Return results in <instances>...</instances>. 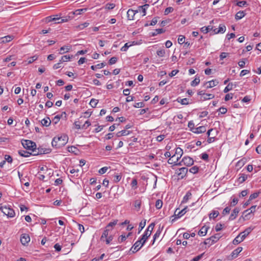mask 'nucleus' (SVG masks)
Instances as JSON below:
<instances>
[{"mask_svg": "<svg viewBox=\"0 0 261 261\" xmlns=\"http://www.w3.org/2000/svg\"><path fill=\"white\" fill-rule=\"evenodd\" d=\"M68 137L66 135L55 137L51 142L53 147L60 148L65 146L68 142Z\"/></svg>", "mask_w": 261, "mask_h": 261, "instance_id": "1", "label": "nucleus"}, {"mask_svg": "<svg viewBox=\"0 0 261 261\" xmlns=\"http://www.w3.org/2000/svg\"><path fill=\"white\" fill-rule=\"evenodd\" d=\"M21 144L26 149L31 150L33 152L36 151V145L34 142L28 140H22Z\"/></svg>", "mask_w": 261, "mask_h": 261, "instance_id": "2", "label": "nucleus"}, {"mask_svg": "<svg viewBox=\"0 0 261 261\" xmlns=\"http://www.w3.org/2000/svg\"><path fill=\"white\" fill-rule=\"evenodd\" d=\"M221 236H220V234H216L214 236H212L210 238L206 239L204 242V244L205 245H208L209 246H211L213 244L215 243L216 242H217L221 238Z\"/></svg>", "mask_w": 261, "mask_h": 261, "instance_id": "3", "label": "nucleus"}, {"mask_svg": "<svg viewBox=\"0 0 261 261\" xmlns=\"http://www.w3.org/2000/svg\"><path fill=\"white\" fill-rule=\"evenodd\" d=\"M3 213L10 218H13L15 215L14 211L12 208L10 207H7V206H4Z\"/></svg>", "mask_w": 261, "mask_h": 261, "instance_id": "4", "label": "nucleus"}, {"mask_svg": "<svg viewBox=\"0 0 261 261\" xmlns=\"http://www.w3.org/2000/svg\"><path fill=\"white\" fill-rule=\"evenodd\" d=\"M178 209H176L174 212L175 218L171 220V222H174L177 218L181 217L182 216L185 215L188 211V206H186L180 211L177 212Z\"/></svg>", "mask_w": 261, "mask_h": 261, "instance_id": "5", "label": "nucleus"}, {"mask_svg": "<svg viewBox=\"0 0 261 261\" xmlns=\"http://www.w3.org/2000/svg\"><path fill=\"white\" fill-rule=\"evenodd\" d=\"M142 241L140 240H138L132 247L130 250L132 251L133 253H136L139 251L143 246H141Z\"/></svg>", "mask_w": 261, "mask_h": 261, "instance_id": "6", "label": "nucleus"}, {"mask_svg": "<svg viewBox=\"0 0 261 261\" xmlns=\"http://www.w3.org/2000/svg\"><path fill=\"white\" fill-rule=\"evenodd\" d=\"M188 169L187 167H182L176 170L178 177L183 178L187 174Z\"/></svg>", "mask_w": 261, "mask_h": 261, "instance_id": "7", "label": "nucleus"}, {"mask_svg": "<svg viewBox=\"0 0 261 261\" xmlns=\"http://www.w3.org/2000/svg\"><path fill=\"white\" fill-rule=\"evenodd\" d=\"M181 162L185 165L190 166L194 164V160L189 156H185L182 159Z\"/></svg>", "mask_w": 261, "mask_h": 261, "instance_id": "8", "label": "nucleus"}, {"mask_svg": "<svg viewBox=\"0 0 261 261\" xmlns=\"http://www.w3.org/2000/svg\"><path fill=\"white\" fill-rule=\"evenodd\" d=\"M20 240L23 245H26L30 241V237L28 234L23 233L20 237Z\"/></svg>", "mask_w": 261, "mask_h": 261, "instance_id": "9", "label": "nucleus"}, {"mask_svg": "<svg viewBox=\"0 0 261 261\" xmlns=\"http://www.w3.org/2000/svg\"><path fill=\"white\" fill-rule=\"evenodd\" d=\"M242 247H238L232 252L230 256L228 257V259H232L233 258L236 257L242 251Z\"/></svg>", "mask_w": 261, "mask_h": 261, "instance_id": "10", "label": "nucleus"}, {"mask_svg": "<svg viewBox=\"0 0 261 261\" xmlns=\"http://www.w3.org/2000/svg\"><path fill=\"white\" fill-rule=\"evenodd\" d=\"M183 154V151L182 149L180 147H177L175 149V152L174 154H175L176 160L175 162H178L179 160L181 158L182 155Z\"/></svg>", "mask_w": 261, "mask_h": 261, "instance_id": "11", "label": "nucleus"}, {"mask_svg": "<svg viewBox=\"0 0 261 261\" xmlns=\"http://www.w3.org/2000/svg\"><path fill=\"white\" fill-rule=\"evenodd\" d=\"M226 31V27L223 24H221L219 26L218 29H215L213 30L214 34H217L219 33H224Z\"/></svg>", "mask_w": 261, "mask_h": 261, "instance_id": "12", "label": "nucleus"}, {"mask_svg": "<svg viewBox=\"0 0 261 261\" xmlns=\"http://www.w3.org/2000/svg\"><path fill=\"white\" fill-rule=\"evenodd\" d=\"M218 83L219 82L217 80H213L211 81L205 83L204 84V86H205L206 89H208L216 86Z\"/></svg>", "mask_w": 261, "mask_h": 261, "instance_id": "13", "label": "nucleus"}, {"mask_svg": "<svg viewBox=\"0 0 261 261\" xmlns=\"http://www.w3.org/2000/svg\"><path fill=\"white\" fill-rule=\"evenodd\" d=\"M240 211V210L239 208L236 207L232 211V212L229 218V220L231 221V220H233L234 219H235L236 218V217H237Z\"/></svg>", "mask_w": 261, "mask_h": 261, "instance_id": "14", "label": "nucleus"}, {"mask_svg": "<svg viewBox=\"0 0 261 261\" xmlns=\"http://www.w3.org/2000/svg\"><path fill=\"white\" fill-rule=\"evenodd\" d=\"M50 152V150L49 149H43V148H38L37 149L36 148V151H34L33 152V155H38V154H44V153H49Z\"/></svg>", "mask_w": 261, "mask_h": 261, "instance_id": "15", "label": "nucleus"}, {"mask_svg": "<svg viewBox=\"0 0 261 261\" xmlns=\"http://www.w3.org/2000/svg\"><path fill=\"white\" fill-rule=\"evenodd\" d=\"M14 39L13 35H7L0 38L1 43H6L9 42Z\"/></svg>", "mask_w": 261, "mask_h": 261, "instance_id": "16", "label": "nucleus"}, {"mask_svg": "<svg viewBox=\"0 0 261 261\" xmlns=\"http://www.w3.org/2000/svg\"><path fill=\"white\" fill-rule=\"evenodd\" d=\"M61 19V17L59 15H53L47 17L46 18V21L47 22H49L51 21H56L57 20H59Z\"/></svg>", "mask_w": 261, "mask_h": 261, "instance_id": "17", "label": "nucleus"}, {"mask_svg": "<svg viewBox=\"0 0 261 261\" xmlns=\"http://www.w3.org/2000/svg\"><path fill=\"white\" fill-rule=\"evenodd\" d=\"M251 214V213H250L248 209L244 211L243 212V215L240 218V220H241L242 218L243 219L244 221L249 220L250 219L249 216Z\"/></svg>", "mask_w": 261, "mask_h": 261, "instance_id": "18", "label": "nucleus"}, {"mask_svg": "<svg viewBox=\"0 0 261 261\" xmlns=\"http://www.w3.org/2000/svg\"><path fill=\"white\" fill-rule=\"evenodd\" d=\"M151 235V232H148L147 231H145L143 234L142 235L141 238H140V240L142 241L141 244V246H143L147 239Z\"/></svg>", "mask_w": 261, "mask_h": 261, "instance_id": "19", "label": "nucleus"}, {"mask_svg": "<svg viewBox=\"0 0 261 261\" xmlns=\"http://www.w3.org/2000/svg\"><path fill=\"white\" fill-rule=\"evenodd\" d=\"M206 130V127L204 126H201L196 128H194L192 132L195 134H200L205 132Z\"/></svg>", "mask_w": 261, "mask_h": 261, "instance_id": "20", "label": "nucleus"}, {"mask_svg": "<svg viewBox=\"0 0 261 261\" xmlns=\"http://www.w3.org/2000/svg\"><path fill=\"white\" fill-rule=\"evenodd\" d=\"M252 228L251 227H248L243 232L240 233L241 238L244 240L245 238L251 232Z\"/></svg>", "mask_w": 261, "mask_h": 261, "instance_id": "21", "label": "nucleus"}, {"mask_svg": "<svg viewBox=\"0 0 261 261\" xmlns=\"http://www.w3.org/2000/svg\"><path fill=\"white\" fill-rule=\"evenodd\" d=\"M135 44L136 43L135 42V41L127 42L124 44V45L123 47H121L120 50L122 51H126L129 47Z\"/></svg>", "mask_w": 261, "mask_h": 261, "instance_id": "22", "label": "nucleus"}, {"mask_svg": "<svg viewBox=\"0 0 261 261\" xmlns=\"http://www.w3.org/2000/svg\"><path fill=\"white\" fill-rule=\"evenodd\" d=\"M110 231H111V230L110 229H108V228H107L106 227L105 230H104V231L103 232V233L101 235L100 240L101 241H104V240H103L104 238H107V237L109 236L111 234L110 232Z\"/></svg>", "mask_w": 261, "mask_h": 261, "instance_id": "23", "label": "nucleus"}, {"mask_svg": "<svg viewBox=\"0 0 261 261\" xmlns=\"http://www.w3.org/2000/svg\"><path fill=\"white\" fill-rule=\"evenodd\" d=\"M209 228L208 227L203 226L200 230L198 231V234L200 236H204L206 235L207 230Z\"/></svg>", "mask_w": 261, "mask_h": 261, "instance_id": "24", "label": "nucleus"}, {"mask_svg": "<svg viewBox=\"0 0 261 261\" xmlns=\"http://www.w3.org/2000/svg\"><path fill=\"white\" fill-rule=\"evenodd\" d=\"M215 97V95L213 94H210V93H205V95L203 97H201L200 100L201 101H204L208 99H211L214 98Z\"/></svg>", "mask_w": 261, "mask_h": 261, "instance_id": "25", "label": "nucleus"}, {"mask_svg": "<svg viewBox=\"0 0 261 261\" xmlns=\"http://www.w3.org/2000/svg\"><path fill=\"white\" fill-rule=\"evenodd\" d=\"M248 176L245 174H240L239 177L238 178V181L240 184H242L247 179Z\"/></svg>", "mask_w": 261, "mask_h": 261, "instance_id": "26", "label": "nucleus"}, {"mask_svg": "<svg viewBox=\"0 0 261 261\" xmlns=\"http://www.w3.org/2000/svg\"><path fill=\"white\" fill-rule=\"evenodd\" d=\"M41 124L43 126H48L50 125L51 123V121L49 117H46V118L43 119L41 121Z\"/></svg>", "mask_w": 261, "mask_h": 261, "instance_id": "27", "label": "nucleus"}, {"mask_svg": "<svg viewBox=\"0 0 261 261\" xmlns=\"http://www.w3.org/2000/svg\"><path fill=\"white\" fill-rule=\"evenodd\" d=\"M106 63L102 62L99 64H98L96 65H92L91 66V69L93 70H95L97 69H101L106 66Z\"/></svg>", "mask_w": 261, "mask_h": 261, "instance_id": "28", "label": "nucleus"}, {"mask_svg": "<svg viewBox=\"0 0 261 261\" xmlns=\"http://www.w3.org/2000/svg\"><path fill=\"white\" fill-rule=\"evenodd\" d=\"M176 101L183 105H187L189 103V99L187 98H181L180 97H178Z\"/></svg>", "mask_w": 261, "mask_h": 261, "instance_id": "29", "label": "nucleus"}, {"mask_svg": "<svg viewBox=\"0 0 261 261\" xmlns=\"http://www.w3.org/2000/svg\"><path fill=\"white\" fill-rule=\"evenodd\" d=\"M141 200L140 199H138L134 201V206L137 211H139L141 208Z\"/></svg>", "mask_w": 261, "mask_h": 261, "instance_id": "30", "label": "nucleus"}, {"mask_svg": "<svg viewBox=\"0 0 261 261\" xmlns=\"http://www.w3.org/2000/svg\"><path fill=\"white\" fill-rule=\"evenodd\" d=\"M130 133V132L129 130H126L125 129H124V130H122L118 132L116 134V136L118 137H120L121 136L128 135Z\"/></svg>", "mask_w": 261, "mask_h": 261, "instance_id": "31", "label": "nucleus"}, {"mask_svg": "<svg viewBox=\"0 0 261 261\" xmlns=\"http://www.w3.org/2000/svg\"><path fill=\"white\" fill-rule=\"evenodd\" d=\"M245 14V13L243 11H240L236 14L235 19L236 20H240L244 17Z\"/></svg>", "mask_w": 261, "mask_h": 261, "instance_id": "32", "label": "nucleus"}, {"mask_svg": "<svg viewBox=\"0 0 261 261\" xmlns=\"http://www.w3.org/2000/svg\"><path fill=\"white\" fill-rule=\"evenodd\" d=\"M70 48L71 47L70 46H66V45L63 46L60 48L59 54H63L65 53L68 52L69 51Z\"/></svg>", "mask_w": 261, "mask_h": 261, "instance_id": "33", "label": "nucleus"}, {"mask_svg": "<svg viewBox=\"0 0 261 261\" xmlns=\"http://www.w3.org/2000/svg\"><path fill=\"white\" fill-rule=\"evenodd\" d=\"M135 15V12L134 11V10L129 9L127 12V17L129 20H133Z\"/></svg>", "mask_w": 261, "mask_h": 261, "instance_id": "34", "label": "nucleus"}, {"mask_svg": "<svg viewBox=\"0 0 261 261\" xmlns=\"http://www.w3.org/2000/svg\"><path fill=\"white\" fill-rule=\"evenodd\" d=\"M18 154L23 157H28L30 156L31 154H32L31 153H30L28 151H27L25 150H20L18 151Z\"/></svg>", "mask_w": 261, "mask_h": 261, "instance_id": "35", "label": "nucleus"}, {"mask_svg": "<svg viewBox=\"0 0 261 261\" xmlns=\"http://www.w3.org/2000/svg\"><path fill=\"white\" fill-rule=\"evenodd\" d=\"M192 194L190 191H188L187 192L185 196L184 197L183 199L182 200V203H186L189 199L191 198Z\"/></svg>", "mask_w": 261, "mask_h": 261, "instance_id": "36", "label": "nucleus"}, {"mask_svg": "<svg viewBox=\"0 0 261 261\" xmlns=\"http://www.w3.org/2000/svg\"><path fill=\"white\" fill-rule=\"evenodd\" d=\"M244 240L241 238L240 234H239L233 240V244L234 245H238L242 242Z\"/></svg>", "mask_w": 261, "mask_h": 261, "instance_id": "37", "label": "nucleus"}, {"mask_svg": "<svg viewBox=\"0 0 261 261\" xmlns=\"http://www.w3.org/2000/svg\"><path fill=\"white\" fill-rule=\"evenodd\" d=\"M219 215V212L217 211H213L211 213L209 214V218L210 219H215L216 217L218 216Z\"/></svg>", "mask_w": 261, "mask_h": 261, "instance_id": "38", "label": "nucleus"}, {"mask_svg": "<svg viewBox=\"0 0 261 261\" xmlns=\"http://www.w3.org/2000/svg\"><path fill=\"white\" fill-rule=\"evenodd\" d=\"M246 161H247L246 159L243 158L237 162L236 166L237 167H239L240 168H241L245 164Z\"/></svg>", "mask_w": 261, "mask_h": 261, "instance_id": "39", "label": "nucleus"}, {"mask_svg": "<svg viewBox=\"0 0 261 261\" xmlns=\"http://www.w3.org/2000/svg\"><path fill=\"white\" fill-rule=\"evenodd\" d=\"M165 30H163V29H156L154 30V32H152L151 33V36H156L158 34H162L163 33H164L165 32Z\"/></svg>", "mask_w": 261, "mask_h": 261, "instance_id": "40", "label": "nucleus"}, {"mask_svg": "<svg viewBox=\"0 0 261 261\" xmlns=\"http://www.w3.org/2000/svg\"><path fill=\"white\" fill-rule=\"evenodd\" d=\"M72 56H70L69 55H65L61 57V59L59 60V62L61 63L64 62H67L68 60H69Z\"/></svg>", "mask_w": 261, "mask_h": 261, "instance_id": "41", "label": "nucleus"}, {"mask_svg": "<svg viewBox=\"0 0 261 261\" xmlns=\"http://www.w3.org/2000/svg\"><path fill=\"white\" fill-rule=\"evenodd\" d=\"M118 222L117 220H115L113 222H110L106 226L107 228L110 229L111 230L112 229L113 227L115 226Z\"/></svg>", "mask_w": 261, "mask_h": 261, "instance_id": "42", "label": "nucleus"}, {"mask_svg": "<svg viewBox=\"0 0 261 261\" xmlns=\"http://www.w3.org/2000/svg\"><path fill=\"white\" fill-rule=\"evenodd\" d=\"M260 193L261 191H259L257 192H255L251 194L250 196H249V200H252L253 199L256 198Z\"/></svg>", "mask_w": 261, "mask_h": 261, "instance_id": "43", "label": "nucleus"}, {"mask_svg": "<svg viewBox=\"0 0 261 261\" xmlns=\"http://www.w3.org/2000/svg\"><path fill=\"white\" fill-rule=\"evenodd\" d=\"M137 184H138V181H137V180L136 178H133L131 183H130V186L132 187V188L135 190L137 188Z\"/></svg>", "mask_w": 261, "mask_h": 261, "instance_id": "44", "label": "nucleus"}, {"mask_svg": "<svg viewBox=\"0 0 261 261\" xmlns=\"http://www.w3.org/2000/svg\"><path fill=\"white\" fill-rule=\"evenodd\" d=\"M200 79L199 77H196L193 81H192L191 83V85L192 86H196L198 85L200 83Z\"/></svg>", "mask_w": 261, "mask_h": 261, "instance_id": "45", "label": "nucleus"}, {"mask_svg": "<svg viewBox=\"0 0 261 261\" xmlns=\"http://www.w3.org/2000/svg\"><path fill=\"white\" fill-rule=\"evenodd\" d=\"M98 100L92 98L91 99L90 105L92 108H95L98 103Z\"/></svg>", "mask_w": 261, "mask_h": 261, "instance_id": "46", "label": "nucleus"}, {"mask_svg": "<svg viewBox=\"0 0 261 261\" xmlns=\"http://www.w3.org/2000/svg\"><path fill=\"white\" fill-rule=\"evenodd\" d=\"M234 2H237L236 4L237 6L240 7H242L247 5V2H246V1H238L237 0H235Z\"/></svg>", "mask_w": 261, "mask_h": 261, "instance_id": "47", "label": "nucleus"}, {"mask_svg": "<svg viewBox=\"0 0 261 261\" xmlns=\"http://www.w3.org/2000/svg\"><path fill=\"white\" fill-rule=\"evenodd\" d=\"M146 220L144 219L143 220H142L139 224V233L143 229V228L145 227V225H146Z\"/></svg>", "mask_w": 261, "mask_h": 261, "instance_id": "48", "label": "nucleus"}, {"mask_svg": "<svg viewBox=\"0 0 261 261\" xmlns=\"http://www.w3.org/2000/svg\"><path fill=\"white\" fill-rule=\"evenodd\" d=\"M163 202L161 200L158 199L155 202V207L157 209H160L162 207Z\"/></svg>", "mask_w": 261, "mask_h": 261, "instance_id": "49", "label": "nucleus"}, {"mask_svg": "<svg viewBox=\"0 0 261 261\" xmlns=\"http://www.w3.org/2000/svg\"><path fill=\"white\" fill-rule=\"evenodd\" d=\"M121 175L120 174H116L114 175V182L115 183L118 182L121 179Z\"/></svg>", "mask_w": 261, "mask_h": 261, "instance_id": "50", "label": "nucleus"}, {"mask_svg": "<svg viewBox=\"0 0 261 261\" xmlns=\"http://www.w3.org/2000/svg\"><path fill=\"white\" fill-rule=\"evenodd\" d=\"M212 29L213 27H211V26L203 27L201 29V31L203 33H207L210 30Z\"/></svg>", "mask_w": 261, "mask_h": 261, "instance_id": "51", "label": "nucleus"}, {"mask_svg": "<svg viewBox=\"0 0 261 261\" xmlns=\"http://www.w3.org/2000/svg\"><path fill=\"white\" fill-rule=\"evenodd\" d=\"M89 24V23L88 22H85V23H82V24L79 25L78 26L76 27V28H78L79 30H81L84 29L85 28L87 27L88 26Z\"/></svg>", "mask_w": 261, "mask_h": 261, "instance_id": "52", "label": "nucleus"}, {"mask_svg": "<svg viewBox=\"0 0 261 261\" xmlns=\"http://www.w3.org/2000/svg\"><path fill=\"white\" fill-rule=\"evenodd\" d=\"M198 170H199V168L197 167V166H193L192 167H191L190 169V172L193 173V174H195V173H197L198 172Z\"/></svg>", "mask_w": 261, "mask_h": 261, "instance_id": "53", "label": "nucleus"}, {"mask_svg": "<svg viewBox=\"0 0 261 261\" xmlns=\"http://www.w3.org/2000/svg\"><path fill=\"white\" fill-rule=\"evenodd\" d=\"M155 224L154 223H151L147 227V228L146 229V230H145V231H147L148 232H152L153 229V228H154V226Z\"/></svg>", "mask_w": 261, "mask_h": 261, "instance_id": "54", "label": "nucleus"}, {"mask_svg": "<svg viewBox=\"0 0 261 261\" xmlns=\"http://www.w3.org/2000/svg\"><path fill=\"white\" fill-rule=\"evenodd\" d=\"M156 54L158 56H159L160 57H163L165 55V51L164 49L158 50L156 51Z\"/></svg>", "mask_w": 261, "mask_h": 261, "instance_id": "55", "label": "nucleus"}, {"mask_svg": "<svg viewBox=\"0 0 261 261\" xmlns=\"http://www.w3.org/2000/svg\"><path fill=\"white\" fill-rule=\"evenodd\" d=\"M117 60H118V58H117L116 57H113L109 60V63L110 65L114 64L117 62Z\"/></svg>", "mask_w": 261, "mask_h": 261, "instance_id": "56", "label": "nucleus"}, {"mask_svg": "<svg viewBox=\"0 0 261 261\" xmlns=\"http://www.w3.org/2000/svg\"><path fill=\"white\" fill-rule=\"evenodd\" d=\"M161 233V230L159 229L156 231V232L155 233V234H154L153 236V244L154 243L155 240L159 237L160 234Z\"/></svg>", "mask_w": 261, "mask_h": 261, "instance_id": "57", "label": "nucleus"}, {"mask_svg": "<svg viewBox=\"0 0 261 261\" xmlns=\"http://www.w3.org/2000/svg\"><path fill=\"white\" fill-rule=\"evenodd\" d=\"M232 89V84H229L224 89V93H227Z\"/></svg>", "mask_w": 261, "mask_h": 261, "instance_id": "58", "label": "nucleus"}, {"mask_svg": "<svg viewBox=\"0 0 261 261\" xmlns=\"http://www.w3.org/2000/svg\"><path fill=\"white\" fill-rule=\"evenodd\" d=\"M173 10L174 9L172 7H167L164 11V14L166 15H168L169 13L172 12L173 11Z\"/></svg>", "mask_w": 261, "mask_h": 261, "instance_id": "59", "label": "nucleus"}, {"mask_svg": "<svg viewBox=\"0 0 261 261\" xmlns=\"http://www.w3.org/2000/svg\"><path fill=\"white\" fill-rule=\"evenodd\" d=\"M37 59V57L36 56L29 58L27 60L28 63V64L32 63L34 61H35Z\"/></svg>", "mask_w": 261, "mask_h": 261, "instance_id": "60", "label": "nucleus"}, {"mask_svg": "<svg viewBox=\"0 0 261 261\" xmlns=\"http://www.w3.org/2000/svg\"><path fill=\"white\" fill-rule=\"evenodd\" d=\"M175 154H173L171 158L168 160V163L169 164H174V161L176 160Z\"/></svg>", "mask_w": 261, "mask_h": 261, "instance_id": "61", "label": "nucleus"}, {"mask_svg": "<svg viewBox=\"0 0 261 261\" xmlns=\"http://www.w3.org/2000/svg\"><path fill=\"white\" fill-rule=\"evenodd\" d=\"M108 167H102L101 168H100L99 171H98V173L100 174H103L104 173H105L107 170H108Z\"/></svg>", "mask_w": 261, "mask_h": 261, "instance_id": "62", "label": "nucleus"}, {"mask_svg": "<svg viewBox=\"0 0 261 261\" xmlns=\"http://www.w3.org/2000/svg\"><path fill=\"white\" fill-rule=\"evenodd\" d=\"M61 118V116L59 115L56 116L53 120V123H54L55 124H56L57 123H58L59 122Z\"/></svg>", "mask_w": 261, "mask_h": 261, "instance_id": "63", "label": "nucleus"}, {"mask_svg": "<svg viewBox=\"0 0 261 261\" xmlns=\"http://www.w3.org/2000/svg\"><path fill=\"white\" fill-rule=\"evenodd\" d=\"M204 254V253H203L198 256H195L191 261H198V260H199L203 257Z\"/></svg>", "mask_w": 261, "mask_h": 261, "instance_id": "64", "label": "nucleus"}]
</instances>
